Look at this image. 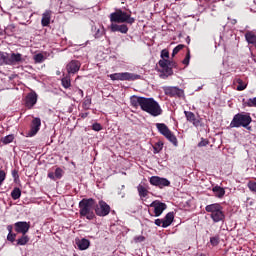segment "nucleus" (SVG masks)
I'll return each mask as SVG.
<instances>
[{"label":"nucleus","mask_w":256,"mask_h":256,"mask_svg":"<svg viewBox=\"0 0 256 256\" xmlns=\"http://www.w3.org/2000/svg\"><path fill=\"white\" fill-rule=\"evenodd\" d=\"M80 215L86 217L89 221L95 217L93 210L95 209V200L93 198L83 199L79 202Z\"/></svg>","instance_id":"1"},{"label":"nucleus","mask_w":256,"mask_h":256,"mask_svg":"<svg viewBox=\"0 0 256 256\" xmlns=\"http://www.w3.org/2000/svg\"><path fill=\"white\" fill-rule=\"evenodd\" d=\"M142 111L149 113L152 117H159L163 110L157 101L153 98H144V103L142 104Z\"/></svg>","instance_id":"2"},{"label":"nucleus","mask_w":256,"mask_h":256,"mask_svg":"<svg viewBox=\"0 0 256 256\" xmlns=\"http://www.w3.org/2000/svg\"><path fill=\"white\" fill-rule=\"evenodd\" d=\"M110 21L111 23H129L130 25H133V23H135V18H132L131 14H127L119 9L110 14Z\"/></svg>","instance_id":"3"},{"label":"nucleus","mask_w":256,"mask_h":256,"mask_svg":"<svg viewBox=\"0 0 256 256\" xmlns=\"http://www.w3.org/2000/svg\"><path fill=\"white\" fill-rule=\"evenodd\" d=\"M207 213H211V219L214 223H219L225 219L223 214V207L220 204H210L206 206Z\"/></svg>","instance_id":"4"},{"label":"nucleus","mask_w":256,"mask_h":256,"mask_svg":"<svg viewBox=\"0 0 256 256\" xmlns=\"http://www.w3.org/2000/svg\"><path fill=\"white\" fill-rule=\"evenodd\" d=\"M252 121L253 120L251 119V116L249 114L238 113L233 117L230 123V127H249Z\"/></svg>","instance_id":"5"},{"label":"nucleus","mask_w":256,"mask_h":256,"mask_svg":"<svg viewBox=\"0 0 256 256\" xmlns=\"http://www.w3.org/2000/svg\"><path fill=\"white\" fill-rule=\"evenodd\" d=\"M158 65L161 67V69L159 70V77L160 79H167V77H171V75H173V69L170 68L171 62L165 58L159 60Z\"/></svg>","instance_id":"6"},{"label":"nucleus","mask_w":256,"mask_h":256,"mask_svg":"<svg viewBox=\"0 0 256 256\" xmlns=\"http://www.w3.org/2000/svg\"><path fill=\"white\" fill-rule=\"evenodd\" d=\"M156 127L159 131V133H161V135H163L164 137H166V139H168V141H170V143H172L175 147H177V137H175V134L173 132H171V130H169V127H167V125L163 124V123H157Z\"/></svg>","instance_id":"7"},{"label":"nucleus","mask_w":256,"mask_h":256,"mask_svg":"<svg viewBox=\"0 0 256 256\" xmlns=\"http://www.w3.org/2000/svg\"><path fill=\"white\" fill-rule=\"evenodd\" d=\"M110 79L112 81H135V79H139V75L129 72L114 73L110 75Z\"/></svg>","instance_id":"8"},{"label":"nucleus","mask_w":256,"mask_h":256,"mask_svg":"<svg viewBox=\"0 0 256 256\" xmlns=\"http://www.w3.org/2000/svg\"><path fill=\"white\" fill-rule=\"evenodd\" d=\"M95 213L98 217H107L109 213H111V207L103 200H100L99 203L94 206Z\"/></svg>","instance_id":"9"},{"label":"nucleus","mask_w":256,"mask_h":256,"mask_svg":"<svg viewBox=\"0 0 256 256\" xmlns=\"http://www.w3.org/2000/svg\"><path fill=\"white\" fill-rule=\"evenodd\" d=\"M162 89L165 95H168V97H183L184 95L183 90L175 86H164Z\"/></svg>","instance_id":"10"},{"label":"nucleus","mask_w":256,"mask_h":256,"mask_svg":"<svg viewBox=\"0 0 256 256\" xmlns=\"http://www.w3.org/2000/svg\"><path fill=\"white\" fill-rule=\"evenodd\" d=\"M150 207L154 209V217H161V215H163V211L167 209V204L159 200H155L150 204Z\"/></svg>","instance_id":"11"},{"label":"nucleus","mask_w":256,"mask_h":256,"mask_svg":"<svg viewBox=\"0 0 256 256\" xmlns=\"http://www.w3.org/2000/svg\"><path fill=\"white\" fill-rule=\"evenodd\" d=\"M150 183L154 185V187H159L160 189H163V187H169V185H171V182L167 180V178H161L159 176H152L150 178Z\"/></svg>","instance_id":"12"},{"label":"nucleus","mask_w":256,"mask_h":256,"mask_svg":"<svg viewBox=\"0 0 256 256\" xmlns=\"http://www.w3.org/2000/svg\"><path fill=\"white\" fill-rule=\"evenodd\" d=\"M81 69V62L77 60H72L66 66V71L68 75H75Z\"/></svg>","instance_id":"13"},{"label":"nucleus","mask_w":256,"mask_h":256,"mask_svg":"<svg viewBox=\"0 0 256 256\" xmlns=\"http://www.w3.org/2000/svg\"><path fill=\"white\" fill-rule=\"evenodd\" d=\"M41 127V119L40 118H34L32 121L31 129L28 132V137H35L37 133H39V129Z\"/></svg>","instance_id":"14"},{"label":"nucleus","mask_w":256,"mask_h":256,"mask_svg":"<svg viewBox=\"0 0 256 256\" xmlns=\"http://www.w3.org/2000/svg\"><path fill=\"white\" fill-rule=\"evenodd\" d=\"M16 233H22V235H26L31 228V225L27 222H16L14 224Z\"/></svg>","instance_id":"15"},{"label":"nucleus","mask_w":256,"mask_h":256,"mask_svg":"<svg viewBox=\"0 0 256 256\" xmlns=\"http://www.w3.org/2000/svg\"><path fill=\"white\" fill-rule=\"evenodd\" d=\"M23 61V56L19 53L8 54V65H17Z\"/></svg>","instance_id":"16"},{"label":"nucleus","mask_w":256,"mask_h":256,"mask_svg":"<svg viewBox=\"0 0 256 256\" xmlns=\"http://www.w3.org/2000/svg\"><path fill=\"white\" fill-rule=\"evenodd\" d=\"M110 29H111V31H112L113 33H115V32L118 31L119 33L126 34V33L129 31V28H128L127 25H125V24L119 25V24L112 23V24L110 25Z\"/></svg>","instance_id":"17"},{"label":"nucleus","mask_w":256,"mask_h":256,"mask_svg":"<svg viewBox=\"0 0 256 256\" xmlns=\"http://www.w3.org/2000/svg\"><path fill=\"white\" fill-rule=\"evenodd\" d=\"M76 245L80 251H85L89 249V245H91V242L85 238L82 239H76Z\"/></svg>","instance_id":"18"},{"label":"nucleus","mask_w":256,"mask_h":256,"mask_svg":"<svg viewBox=\"0 0 256 256\" xmlns=\"http://www.w3.org/2000/svg\"><path fill=\"white\" fill-rule=\"evenodd\" d=\"M53 14V12L51 10H46L43 14H42V27H48V25L51 23V15Z\"/></svg>","instance_id":"19"},{"label":"nucleus","mask_w":256,"mask_h":256,"mask_svg":"<svg viewBox=\"0 0 256 256\" xmlns=\"http://www.w3.org/2000/svg\"><path fill=\"white\" fill-rule=\"evenodd\" d=\"M145 102V97H137L132 96L130 99V103L132 107H143V103Z\"/></svg>","instance_id":"20"},{"label":"nucleus","mask_w":256,"mask_h":256,"mask_svg":"<svg viewBox=\"0 0 256 256\" xmlns=\"http://www.w3.org/2000/svg\"><path fill=\"white\" fill-rule=\"evenodd\" d=\"M37 103V94L35 93H30L26 97V107L31 109Z\"/></svg>","instance_id":"21"},{"label":"nucleus","mask_w":256,"mask_h":256,"mask_svg":"<svg viewBox=\"0 0 256 256\" xmlns=\"http://www.w3.org/2000/svg\"><path fill=\"white\" fill-rule=\"evenodd\" d=\"M174 219H175V215L173 214V212H169L168 214H166L164 219H162V221H163L162 227L164 229L169 227L171 225V223H173Z\"/></svg>","instance_id":"22"},{"label":"nucleus","mask_w":256,"mask_h":256,"mask_svg":"<svg viewBox=\"0 0 256 256\" xmlns=\"http://www.w3.org/2000/svg\"><path fill=\"white\" fill-rule=\"evenodd\" d=\"M245 39L249 45H254V47H256V35L253 31L246 32Z\"/></svg>","instance_id":"23"},{"label":"nucleus","mask_w":256,"mask_h":256,"mask_svg":"<svg viewBox=\"0 0 256 256\" xmlns=\"http://www.w3.org/2000/svg\"><path fill=\"white\" fill-rule=\"evenodd\" d=\"M212 191H213L215 197H218V199H223V197H225V188H223L221 186L213 187Z\"/></svg>","instance_id":"24"},{"label":"nucleus","mask_w":256,"mask_h":256,"mask_svg":"<svg viewBox=\"0 0 256 256\" xmlns=\"http://www.w3.org/2000/svg\"><path fill=\"white\" fill-rule=\"evenodd\" d=\"M184 114L187 121H190V123H193L196 127L199 125V121L195 118V114L193 112L185 111Z\"/></svg>","instance_id":"25"},{"label":"nucleus","mask_w":256,"mask_h":256,"mask_svg":"<svg viewBox=\"0 0 256 256\" xmlns=\"http://www.w3.org/2000/svg\"><path fill=\"white\" fill-rule=\"evenodd\" d=\"M13 141H15V136L13 134H9L0 139V142L3 143V145H9V143H13Z\"/></svg>","instance_id":"26"},{"label":"nucleus","mask_w":256,"mask_h":256,"mask_svg":"<svg viewBox=\"0 0 256 256\" xmlns=\"http://www.w3.org/2000/svg\"><path fill=\"white\" fill-rule=\"evenodd\" d=\"M0 65H9V54L7 52H0Z\"/></svg>","instance_id":"27"},{"label":"nucleus","mask_w":256,"mask_h":256,"mask_svg":"<svg viewBox=\"0 0 256 256\" xmlns=\"http://www.w3.org/2000/svg\"><path fill=\"white\" fill-rule=\"evenodd\" d=\"M137 191H138L140 197H147V195H149V190H147V188H145L141 184H139L137 186Z\"/></svg>","instance_id":"28"},{"label":"nucleus","mask_w":256,"mask_h":256,"mask_svg":"<svg viewBox=\"0 0 256 256\" xmlns=\"http://www.w3.org/2000/svg\"><path fill=\"white\" fill-rule=\"evenodd\" d=\"M11 197L14 199V201H17L21 197V189L14 188L11 192Z\"/></svg>","instance_id":"29"},{"label":"nucleus","mask_w":256,"mask_h":256,"mask_svg":"<svg viewBox=\"0 0 256 256\" xmlns=\"http://www.w3.org/2000/svg\"><path fill=\"white\" fill-rule=\"evenodd\" d=\"M62 87H64V89L71 87V78L69 76L62 78Z\"/></svg>","instance_id":"30"},{"label":"nucleus","mask_w":256,"mask_h":256,"mask_svg":"<svg viewBox=\"0 0 256 256\" xmlns=\"http://www.w3.org/2000/svg\"><path fill=\"white\" fill-rule=\"evenodd\" d=\"M29 243V236L23 234V236L17 240L18 245H27Z\"/></svg>","instance_id":"31"},{"label":"nucleus","mask_w":256,"mask_h":256,"mask_svg":"<svg viewBox=\"0 0 256 256\" xmlns=\"http://www.w3.org/2000/svg\"><path fill=\"white\" fill-rule=\"evenodd\" d=\"M237 83H238L237 91H245V89H247V84H245V82H243V80L238 79Z\"/></svg>","instance_id":"32"},{"label":"nucleus","mask_w":256,"mask_h":256,"mask_svg":"<svg viewBox=\"0 0 256 256\" xmlns=\"http://www.w3.org/2000/svg\"><path fill=\"white\" fill-rule=\"evenodd\" d=\"M105 35V29L104 28H98L94 34L95 39H101Z\"/></svg>","instance_id":"33"},{"label":"nucleus","mask_w":256,"mask_h":256,"mask_svg":"<svg viewBox=\"0 0 256 256\" xmlns=\"http://www.w3.org/2000/svg\"><path fill=\"white\" fill-rule=\"evenodd\" d=\"M34 61L35 63H43V61H45V56L41 53H38L34 55Z\"/></svg>","instance_id":"34"},{"label":"nucleus","mask_w":256,"mask_h":256,"mask_svg":"<svg viewBox=\"0 0 256 256\" xmlns=\"http://www.w3.org/2000/svg\"><path fill=\"white\" fill-rule=\"evenodd\" d=\"M185 46L183 44H179L178 46H176L174 49H173V52H172V57H175L177 55V53H179V51H181V49H183Z\"/></svg>","instance_id":"35"},{"label":"nucleus","mask_w":256,"mask_h":256,"mask_svg":"<svg viewBox=\"0 0 256 256\" xmlns=\"http://www.w3.org/2000/svg\"><path fill=\"white\" fill-rule=\"evenodd\" d=\"M54 175H55L56 179H61V177H63V169L56 168Z\"/></svg>","instance_id":"36"},{"label":"nucleus","mask_w":256,"mask_h":256,"mask_svg":"<svg viewBox=\"0 0 256 256\" xmlns=\"http://www.w3.org/2000/svg\"><path fill=\"white\" fill-rule=\"evenodd\" d=\"M153 149H154V153H159L163 149V143L159 142L155 144Z\"/></svg>","instance_id":"37"},{"label":"nucleus","mask_w":256,"mask_h":256,"mask_svg":"<svg viewBox=\"0 0 256 256\" xmlns=\"http://www.w3.org/2000/svg\"><path fill=\"white\" fill-rule=\"evenodd\" d=\"M210 243H211V245H213V247H217V245H219V237L214 236V237L210 238Z\"/></svg>","instance_id":"38"},{"label":"nucleus","mask_w":256,"mask_h":256,"mask_svg":"<svg viewBox=\"0 0 256 256\" xmlns=\"http://www.w3.org/2000/svg\"><path fill=\"white\" fill-rule=\"evenodd\" d=\"M189 61H191V52H187L186 57L183 59L182 63L184 65H189Z\"/></svg>","instance_id":"39"},{"label":"nucleus","mask_w":256,"mask_h":256,"mask_svg":"<svg viewBox=\"0 0 256 256\" xmlns=\"http://www.w3.org/2000/svg\"><path fill=\"white\" fill-rule=\"evenodd\" d=\"M7 177V173H5V171L3 170H0V187L1 185H3V181H5Z\"/></svg>","instance_id":"40"},{"label":"nucleus","mask_w":256,"mask_h":256,"mask_svg":"<svg viewBox=\"0 0 256 256\" xmlns=\"http://www.w3.org/2000/svg\"><path fill=\"white\" fill-rule=\"evenodd\" d=\"M248 107H256V97L250 98L247 102Z\"/></svg>","instance_id":"41"},{"label":"nucleus","mask_w":256,"mask_h":256,"mask_svg":"<svg viewBox=\"0 0 256 256\" xmlns=\"http://www.w3.org/2000/svg\"><path fill=\"white\" fill-rule=\"evenodd\" d=\"M161 57H162V59H169V51H167V50H162L161 51Z\"/></svg>","instance_id":"42"},{"label":"nucleus","mask_w":256,"mask_h":256,"mask_svg":"<svg viewBox=\"0 0 256 256\" xmlns=\"http://www.w3.org/2000/svg\"><path fill=\"white\" fill-rule=\"evenodd\" d=\"M92 129H93V131H101V129H103V127H101V124L95 123L92 125Z\"/></svg>","instance_id":"43"},{"label":"nucleus","mask_w":256,"mask_h":256,"mask_svg":"<svg viewBox=\"0 0 256 256\" xmlns=\"http://www.w3.org/2000/svg\"><path fill=\"white\" fill-rule=\"evenodd\" d=\"M248 187H249L250 191H253L254 193H256V182H250L248 184Z\"/></svg>","instance_id":"44"},{"label":"nucleus","mask_w":256,"mask_h":256,"mask_svg":"<svg viewBox=\"0 0 256 256\" xmlns=\"http://www.w3.org/2000/svg\"><path fill=\"white\" fill-rule=\"evenodd\" d=\"M134 241H135V243H143V241H145V237L144 236H136V237H134Z\"/></svg>","instance_id":"45"},{"label":"nucleus","mask_w":256,"mask_h":256,"mask_svg":"<svg viewBox=\"0 0 256 256\" xmlns=\"http://www.w3.org/2000/svg\"><path fill=\"white\" fill-rule=\"evenodd\" d=\"M15 237H17L15 234L9 232L7 239L8 241H11V243H13V241H15Z\"/></svg>","instance_id":"46"},{"label":"nucleus","mask_w":256,"mask_h":256,"mask_svg":"<svg viewBox=\"0 0 256 256\" xmlns=\"http://www.w3.org/2000/svg\"><path fill=\"white\" fill-rule=\"evenodd\" d=\"M207 145H209V141L202 140L201 142H199L198 147H207Z\"/></svg>","instance_id":"47"},{"label":"nucleus","mask_w":256,"mask_h":256,"mask_svg":"<svg viewBox=\"0 0 256 256\" xmlns=\"http://www.w3.org/2000/svg\"><path fill=\"white\" fill-rule=\"evenodd\" d=\"M155 225H157V227H163V219H156Z\"/></svg>","instance_id":"48"},{"label":"nucleus","mask_w":256,"mask_h":256,"mask_svg":"<svg viewBox=\"0 0 256 256\" xmlns=\"http://www.w3.org/2000/svg\"><path fill=\"white\" fill-rule=\"evenodd\" d=\"M48 177H49V179H52V181H56V179H57V177H55V173H53V172H49Z\"/></svg>","instance_id":"49"},{"label":"nucleus","mask_w":256,"mask_h":256,"mask_svg":"<svg viewBox=\"0 0 256 256\" xmlns=\"http://www.w3.org/2000/svg\"><path fill=\"white\" fill-rule=\"evenodd\" d=\"M78 94H79L81 97H83V90L79 89V90H78Z\"/></svg>","instance_id":"50"},{"label":"nucleus","mask_w":256,"mask_h":256,"mask_svg":"<svg viewBox=\"0 0 256 256\" xmlns=\"http://www.w3.org/2000/svg\"><path fill=\"white\" fill-rule=\"evenodd\" d=\"M8 231H10V233H11V229H10V227H8Z\"/></svg>","instance_id":"51"}]
</instances>
